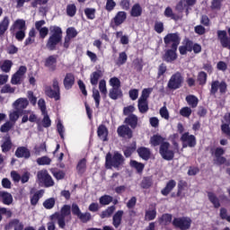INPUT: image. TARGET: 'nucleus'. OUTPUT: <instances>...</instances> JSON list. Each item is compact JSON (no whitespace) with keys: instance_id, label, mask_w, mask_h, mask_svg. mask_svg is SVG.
I'll return each mask as SVG.
<instances>
[{"instance_id":"obj_11","label":"nucleus","mask_w":230,"mask_h":230,"mask_svg":"<svg viewBox=\"0 0 230 230\" xmlns=\"http://www.w3.org/2000/svg\"><path fill=\"white\" fill-rule=\"evenodd\" d=\"M227 32L229 37H227ZM217 39L220 41L222 48L230 49V28H228L227 31H217Z\"/></svg>"},{"instance_id":"obj_39","label":"nucleus","mask_w":230,"mask_h":230,"mask_svg":"<svg viewBox=\"0 0 230 230\" xmlns=\"http://www.w3.org/2000/svg\"><path fill=\"white\" fill-rule=\"evenodd\" d=\"M109 84L111 88L121 89V81L118 77H111Z\"/></svg>"},{"instance_id":"obj_46","label":"nucleus","mask_w":230,"mask_h":230,"mask_svg":"<svg viewBox=\"0 0 230 230\" xmlns=\"http://www.w3.org/2000/svg\"><path fill=\"white\" fill-rule=\"evenodd\" d=\"M99 91L101 94L107 96V82L103 79L99 82Z\"/></svg>"},{"instance_id":"obj_29","label":"nucleus","mask_w":230,"mask_h":230,"mask_svg":"<svg viewBox=\"0 0 230 230\" xmlns=\"http://www.w3.org/2000/svg\"><path fill=\"white\" fill-rule=\"evenodd\" d=\"M175 186H177V182H175L174 180H171L170 181H168L165 188L162 190V194L166 197V195H168L170 191L174 189Z\"/></svg>"},{"instance_id":"obj_50","label":"nucleus","mask_w":230,"mask_h":230,"mask_svg":"<svg viewBox=\"0 0 230 230\" xmlns=\"http://www.w3.org/2000/svg\"><path fill=\"white\" fill-rule=\"evenodd\" d=\"M43 116V119H42V125L45 128H48L49 127H51V119H49V115H48L47 113H41Z\"/></svg>"},{"instance_id":"obj_42","label":"nucleus","mask_w":230,"mask_h":230,"mask_svg":"<svg viewBox=\"0 0 230 230\" xmlns=\"http://www.w3.org/2000/svg\"><path fill=\"white\" fill-rule=\"evenodd\" d=\"M152 91H154L152 88H146L142 91V94L138 100L143 102H147L150 94L152 93Z\"/></svg>"},{"instance_id":"obj_41","label":"nucleus","mask_w":230,"mask_h":230,"mask_svg":"<svg viewBox=\"0 0 230 230\" xmlns=\"http://www.w3.org/2000/svg\"><path fill=\"white\" fill-rule=\"evenodd\" d=\"M114 211H116L115 206L109 207L106 210L102 212L101 217L102 218H109V217H111V215H112V213H114Z\"/></svg>"},{"instance_id":"obj_28","label":"nucleus","mask_w":230,"mask_h":230,"mask_svg":"<svg viewBox=\"0 0 230 230\" xmlns=\"http://www.w3.org/2000/svg\"><path fill=\"white\" fill-rule=\"evenodd\" d=\"M141 13H143L141 5H139V4H134L130 11L131 17H141Z\"/></svg>"},{"instance_id":"obj_19","label":"nucleus","mask_w":230,"mask_h":230,"mask_svg":"<svg viewBox=\"0 0 230 230\" xmlns=\"http://www.w3.org/2000/svg\"><path fill=\"white\" fill-rule=\"evenodd\" d=\"M103 76V72L102 70H97L91 74L90 75V83L93 85H98V81Z\"/></svg>"},{"instance_id":"obj_53","label":"nucleus","mask_w":230,"mask_h":230,"mask_svg":"<svg viewBox=\"0 0 230 230\" xmlns=\"http://www.w3.org/2000/svg\"><path fill=\"white\" fill-rule=\"evenodd\" d=\"M93 98L95 102V107L99 108L100 107V92L96 90L95 88L93 89Z\"/></svg>"},{"instance_id":"obj_25","label":"nucleus","mask_w":230,"mask_h":230,"mask_svg":"<svg viewBox=\"0 0 230 230\" xmlns=\"http://www.w3.org/2000/svg\"><path fill=\"white\" fill-rule=\"evenodd\" d=\"M137 154L141 159H144V161H148L150 159V149L147 147H139L137 149Z\"/></svg>"},{"instance_id":"obj_40","label":"nucleus","mask_w":230,"mask_h":230,"mask_svg":"<svg viewBox=\"0 0 230 230\" xmlns=\"http://www.w3.org/2000/svg\"><path fill=\"white\" fill-rule=\"evenodd\" d=\"M20 112L21 111H19L18 110L10 111L9 119L11 123H13V125H15V122L17 121V119H19Z\"/></svg>"},{"instance_id":"obj_16","label":"nucleus","mask_w":230,"mask_h":230,"mask_svg":"<svg viewBox=\"0 0 230 230\" xmlns=\"http://www.w3.org/2000/svg\"><path fill=\"white\" fill-rule=\"evenodd\" d=\"M45 94L49 96V98H54L56 101L60 100V92H58L55 89L53 90L51 86L45 87Z\"/></svg>"},{"instance_id":"obj_43","label":"nucleus","mask_w":230,"mask_h":230,"mask_svg":"<svg viewBox=\"0 0 230 230\" xmlns=\"http://www.w3.org/2000/svg\"><path fill=\"white\" fill-rule=\"evenodd\" d=\"M2 94H13L15 93V87H12L10 84H4L1 89Z\"/></svg>"},{"instance_id":"obj_37","label":"nucleus","mask_w":230,"mask_h":230,"mask_svg":"<svg viewBox=\"0 0 230 230\" xmlns=\"http://www.w3.org/2000/svg\"><path fill=\"white\" fill-rule=\"evenodd\" d=\"M138 111L141 114L148 112V101L138 100Z\"/></svg>"},{"instance_id":"obj_30","label":"nucleus","mask_w":230,"mask_h":230,"mask_svg":"<svg viewBox=\"0 0 230 230\" xmlns=\"http://www.w3.org/2000/svg\"><path fill=\"white\" fill-rule=\"evenodd\" d=\"M156 217L157 211L155 210V208H152L146 211L145 220H155Z\"/></svg>"},{"instance_id":"obj_31","label":"nucleus","mask_w":230,"mask_h":230,"mask_svg":"<svg viewBox=\"0 0 230 230\" xmlns=\"http://www.w3.org/2000/svg\"><path fill=\"white\" fill-rule=\"evenodd\" d=\"M8 26H10V19L8 16H5L0 22V35H4V31L8 30Z\"/></svg>"},{"instance_id":"obj_44","label":"nucleus","mask_w":230,"mask_h":230,"mask_svg":"<svg viewBox=\"0 0 230 230\" xmlns=\"http://www.w3.org/2000/svg\"><path fill=\"white\" fill-rule=\"evenodd\" d=\"M37 163L40 166L51 164V159L48 156H42L37 159Z\"/></svg>"},{"instance_id":"obj_3","label":"nucleus","mask_w":230,"mask_h":230,"mask_svg":"<svg viewBox=\"0 0 230 230\" xmlns=\"http://www.w3.org/2000/svg\"><path fill=\"white\" fill-rule=\"evenodd\" d=\"M125 163V158L123 157L122 154L115 152L112 155L108 153L106 155V167L107 168H119V166H123Z\"/></svg>"},{"instance_id":"obj_58","label":"nucleus","mask_w":230,"mask_h":230,"mask_svg":"<svg viewBox=\"0 0 230 230\" xmlns=\"http://www.w3.org/2000/svg\"><path fill=\"white\" fill-rule=\"evenodd\" d=\"M81 222H84V224L89 222V220H91V213L89 212H85V213H82L81 215H79V217H77Z\"/></svg>"},{"instance_id":"obj_55","label":"nucleus","mask_w":230,"mask_h":230,"mask_svg":"<svg viewBox=\"0 0 230 230\" xmlns=\"http://www.w3.org/2000/svg\"><path fill=\"white\" fill-rule=\"evenodd\" d=\"M181 116H183V118H190L191 116V108L190 107H183L180 110Z\"/></svg>"},{"instance_id":"obj_60","label":"nucleus","mask_w":230,"mask_h":230,"mask_svg":"<svg viewBox=\"0 0 230 230\" xmlns=\"http://www.w3.org/2000/svg\"><path fill=\"white\" fill-rule=\"evenodd\" d=\"M38 106L39 109L41 111V114H46L48 112L46 109V101H44V99H40L38 101Z\"/></svg>"},{"instance_id":"obj_62","label":"nucleus","mask_w":230,"mask_h":230,"mask_svg":"<svg viewBox=\"0 0 230 230\" xmlns=\"http://www.w3.org/2000/svg\"><path fill=\"white\" fill-rule=\"evenodd\" d=\"M135 151L136 144H134L133 146L124 148V155L126 157H130V155H132V154H134Z\"/></svg>"},{"instance_id":"obj_27","label":"nucleus","mask_w":230,"mask_h":230,"mask_svg":"<svg viewBox=\"0 0 230 230\" xmlns=\"http://www.w3.org/2000/svg\"><path fill=\"white\" fill-rule=\"evenodd\" d=\"M125 123L127 125H129L131 128H136V127H137V116H136L135 114H130L125 119Z\"/></svg>"},{"instance_id":"obj_2","label":"nucleus","mask_w":230,"mask_h":230,"mask_svg":"<svg viewBox=\"0 0 230 230\" xmlns=\"http://www.w3.org/2000/svg\"><path fill=\"white\" fill-rule=\"evenodd\" d=\"M66 217H71V207L64 205L60 212H57L50 216L51 220H58V224L61 229L66 227Z\"/></svg>"},{"instance_id":"obj_59","label":"nucleus","mask_w":230,"mask_h":230,"mask_svg":"<svg viewBox=\"0 0 230 230\" xmlns=\"http://www.w3.org/2000/svg\"><path fill=\"white\" fill-rule=\"evenodd\" d=\"M78 35V32L76 31V29L70 27L66 30V37L68 39H75Z\"/></svg>"},{"instance_id":"obj_7","label":"nucleus","mask_w":230,"mask_h":230,"mask_svg":"<svg viewBox=\"0 0 230 230\" xmlns=\"http://www.w3.org/2000/svg\"><path fill=\"white\" fill-rule=\"evenodd\" d=\"M164 42L167 47H172V49H177L181 44V36L179 33H169L164 38Z\"/></svg>"},{"instance_id":"obj_61","label":"nucleus","mask_w":230,"mask_h":230,"mask_svg":"<svg viewBox=\"0 0 230 230\" xmlns=\"http://www.w3.org/2000/svg\"><path fill=\"white\" fill-rule=\"evenodd\" d=\"M66 13L69 17H74V15L76 13V5L75 4H69L66 8Z\"/></svg>"},{"instance_id":"obj_20","label":"nucleus","mask_w":230,"mask_h":230,"mask_svg":"<svg viewBox=\"0 0 230 230\" xmlns=\"http://www.w3.org/2000/svg\"><path fill=\"white\" fill-rule=\"evenodd\" d=\"M12 66H13V62L10 59H5L0 62V69L3 73H10Z\"/></svg>"},{"instance_id":"obj_18","label":"nucleus","mask_w":230,"mask_h":230,"mask_svg":"<svg viewBox=\"0 0 230 230\" xmlns=\"http://www.w3.org/2000/svg\"><path fill=\"white\" fill-rule=\"evenodd\" d=\"M15 155L16 157H24V159H30V149L22 146V147H18L15 151Z\"/></svg>"},{"instance_id":"obj_57","label":"nucleus","mask_w":230,"mask_h":230,"mask_svg":"<svg viewBox=\"0 0 230 230\" xmlns=\"http://www.w3.org/2000/svg\"><path fill=\"white\" fill-rule=\"evenodd\" d=\"M11 148H12V141H10V138H7L2 145V151L4 153L10 152Z\"/></svg>"},{"instance_id":"obj_10","label":"nucleus","mask_w":230,"mask_h":230,"mask_svg":"<svg viewBox=\"0 0 230 230\" xmlns=\"http://www.w3.org/2000/svg\"><path fill=\"white\" fill-rule=\"evenodd\" d=\"M181 141L182 143V148H193L197 145V138L193 135H190L189 132H185L181 137Z\"/></svg>"},{"instance_id":"obj_64","label":"nucleus","mask_w":230,"mask_h":230,"mask_svg":"<svg viewBox=\"0 0 230 230\" xmlns=\"http://www.w3.org/2000/svg\"><path fill=\"white\" fill-rule=\"evenodd\" d=\"M27 98L29 102H31V105L33 106L37 105V97H35V95L33 94V92L29 91L27 93Z\"/></svg>"},{"instance_id":"obj_34","label":"nucleus","mask_w":230,"mask_h":230,"mask_svg":"<svg viewBox=\"0 0 230 230\" xmlns=\"http://www.w3.org/2000/svg\"><path fill=\"white\" fill-rule=\"evenodd\" d=\"M185 100L188 105L192 107V109H195V107L199 105V98H197L195 95H188Z\"/></svg>"},{"instance_id":"obj_26","label":"nucleus","mask_w":230,"mask_h":230,"mask_svg":"<svg viewBox=\"0 0 230 230\" xmlns=\"http://www.w3.org/2000/svg\"><path fill=\"white\" fill-rule=\"evenodd\" d=\"M109 96L111 100H118V98L123 96V92L121 91V88H111L110 89Z\"/></svg>"},{"instance_id":"obj_45","label":"nucleus","mask_w":230,"mask_h":230,"mask_svg":"<svg viewBox=\"0 0 230 230\" xmlns=\"http://www.w3.org/2000/svg\"><path fill=\"white\" fill-rule=\"evenodd\" d=\"M99 202L102 206H109V204L112 202V196L104 195L100 198Z\"/></svg>"},{"instance_id":"obj_15","label":"nucleus","mask_w":230,"mask_h":230,"mask_svg":"<svg viewBox=\"0 0 230 230\" xmlns=\"http://www.w3.org/2000/svg\"><path fill=\"white\" fill-rule=\"evenodd\" d=\"M65 89L69 90L75 85V75L71 73L66 75L63 81Z\"/></svg>"},{"instance_id":"obj_4","label":"nucleus","mask_w":230,"mask_h":230,"mask_svg":"<svg viewBox=\"0 0 230 230\" xmlns=\"http://www.w3.org/2000/svg\"><path fill=\"white\" fill-rule=\"evenodd\" d=\"M184 83V77L181 73L177 72L171 76L168 81L167 87L172 91H176V89H181L182 87V84Z\"/></svg>"},{"instance_id":"obj_1","label":"nucleus","mask_w":230,"mask_h":230,"mask_svg":"<svg viewBox=\"0 0 230 230\" xmlns=\"http://www.w3.org/2000/svg\"><path fill=\"white\" fill-rule=\"evenodd\" d=\"M51 36L47 42V48L53 51L57 48V44L62 40V29L57 25L50 26L49 28Z\"/></svg>"},{"instance_id":"obj_6","label":"nucleus","mask_w":230,"mask_h":230,"mask_svg":"<svg viewBox=\"0 0 230 230\" xmlns=\"http://www.w3.org/2000/svg\"><path fill=\"white\" fill-rule=\"evenodd\" d=\"M37 179L39 182L44 184L47 188L55 185V181H53V178H51V175H49V173L48 172V170H41L38 172Z\"/></svg>"},{"instance_id":"obj_8","label":"nucleus","mask_w":230,"mask_h":230,"mask_svg":"<svg viewBox=\"0 0 230 230\" xmlns=\"http://www.w3.org/2000/svg\"><path fill=\"white\" fill-rule=\"evenodd\" d=\"M160 155H162L163 159L165 161H172L173 159L175 154L173 150L170 147V143L164 142L160 146Z\"/></svg>"},{"instance_id":"obj_12","label":"nucleus","mask_w":230,"mask_h":230,"mask_svg":"<svg viewBox=\"0 0 230 230\" xmlns=\"http://www.w3.org/2000/svg\"><path fill=\"white\" fill-rule=\"evenodd\" d=\"M28 105H30V101H28L26 98H19L13 103V107L19 111L27 109Z\"/></svg>"},{"instance_id":"obj_54","label":"nucleus","mask_w":230,"mask_h":230,"mask_svg":"<svg viewBox=\"0 0 230 230\" xmlns=\"http://www.w3.org/2000/svg\"><path fill=\"white\" fill-rule=\"evenodd\" d=\"M130 165L132 166V168H136L138 173H141V172H143V170L145 169V165L143 164L137 163L136 161H131Z\"/></svg>"},{"instance_id":"obj_22","label":"nucleus","mask_w":230,"mask_h":230,"mask_svg":"<svg viewBox=\"0 0 230 230\" xmlns=\"http://www.w3.org/2000/svg\"><path fill=\"white\" fill-rule=\"evenodd\" d=\"M127 20V13L120 11L114 17V23L116 26H119V24H123Z\"/></svg>"},{"instance_id":"obj_14","label":"nucleus","mask_w":230,"mask_h":230,"mask_svg":"<svg viewBox=\"0 0 230 230\" xmlns=\"http://www.w3.org/2000/svg\"><path fill=\"white\" fill-rule=\"evenodd\" d=\"M0 200L3 202V204H5V206H10V204L13 202V196H12L10 192L1 190Z\"/></svg>"},{"instance_id":"obj_51","label":"nucleus","mask_w":230,"mask_h":230,"mask_svg":"<svg viewBox=\"0 0 230 230\" xmlns=\"http://www.w3.org/2000/svg\"><path fill=\"white\" fill-rule=\"evenodd\" d=\"M9 226L12 227H14V230H23L24 229V225L22 223L19 222V220L14 219L13 220Z\"/></svg>"},{"instance_id":"obj_21","label":"nucleus","mask_w":230,"mask_h":230,"mask_svg":"<svg viewBox=\"0 0 230 230\" xmlns=\"http://www.w3.org/2000/svg\"><path fill=\"white\" fill-rule=\"evenodd\" d=\"M97 134L102 141H107V136H109V130L105 125L99 126L97 129Z\"/></svg>"},{"instance_id":"obj_33","label":"nucleus","mask_w":230,"mask_h":230,"mask_svg":"<svg viewBox=\"0 0 230 230\" xmlns=\"http://www.w3.org/2000/svg\"><path fill=\"white\" fill-rule=\"evenodd\" d=\"M172 216L171 214H164L161 217H159V224L162 226H168L172 224Z\"/></svg>"},{"instance_id":"obj_13","label":"nucleus","mask_w":230,"mask_h":230,"mask_svg":"<svg viewBox=\"0 0 230 230\" xmlns=\"http://www.w3.org/2000/svg\"><path fill=\"white\" fill-rule=\"evenodd\" d=\"M117 132L120 137H128V139L132 137V129L128 126H119Z\"/></svg>"},{"instance_id":"obj_5","label":"nucleus","mask_w":230,"mask_h":230,"mask_svg":"<svg viewBox=\"0 0 230 230\" xmlns=\"http://www.w3.org/2000/svg\"><path fill=\"white\" fill-rule=\"evenodd\" d=\"M191 218L189 217H174L172 220V226L177 229L188 230L191 227Z\"/></svg>"},{"instance_id":"obj_38","label":"nucleus","mask_w":230,"mask_h":230,"mask_svg":"<svg viewBox=\"0 0 230 230\" xmlns=\"http://www.w3.org/2000/svg\"><path fill=\"white\" fill-rule=\"evenodd\" d=\"M14 30L26 31V22L24 20H16L13 25Z\"/></svg>"},{"instance_id":"obj_24","label":"nucleus","mask_w":230,"mask_h":230,"mask_svg":"<svg viewBox=\"0 0 230 230\" xmlns=\"http://www.w3.org/2000/svg\"><path fill=\"white\" fill-rule=\"evenodd\" d=\"M45 66L50 71H55V67H57V58L55 56L49 57L45 61Z\"/></svg>"},{"instance_id":"obj_17","label":"nucleus","mask_w":230,"mask_h":230,"mask_svg":"<svg viewBox=\"0 0 230 230\" xmlns=\"http://www.w3.org/2000/svg\"><path fill=\"white\" fill-rule=\"evenodd\" d=\"M164 60H165V62H173V60H177V49H168L164 56Z\"/></svg>"},{"instance_id":"obj_35","label":"nucleus","mask_w":230,"mask_h":230,"mask_svg":"<svg viewBox=\"0 0 230 230\" xmlns=\"http://www.w3.org/2000/svg\"><path fill=\"white\" fill-rule=\"evenodd\" d=\"M150 143L153 146H159V145L164 143V138L159 135H155L151 137Z\"/></svg>"},{"instance_id":"obj_56","label":"nucleus","mask_w":230,"mask_h":230,"mask_svg":"<svg viewBox=\"0 0 230 230\" xmlns=\"http://www.w3.org/2000/svg\"><path fill=\"white\" fill-rule=\"evenodd\" d=\"M43 206L46 209H52L55 207V199L50 198L43 202Z\"/></svg>"},{"instance_id":"obj_63","label":"nucleus","mask_w":230,"mask_h":230,"mask_svg":"<svg viewBox=\"0 0 230 230\" xmlns=\"http://www.w3.org/2000/svg\"><path fill=\"white\" fill-rule=\"evenodd\" d=\"M160 116L164 118V119H170V113L168 112L166 106L160 109Z\"/></svg>"},{"instance_id":"obj_23","label":"nucleus","mask_w":230,"mask_h":230,"mask_svg":"<svg viewBox=\"0 0 230 230\" xmlns=\"http://www.w3.org/2000/svg\"><path fill=\"white\" fill-rule=\"evenodd\" d=\"M123 218V210H119L115 213V215L113 216V226L116 229H118L119 227V226H121V219Z\"/></svg>"},{"instance_id":"obj_47","label":"nucleus","mask_w":230,"mask_h":230,"mask_svg":"<svg viewBox=\"0 0 230 230\" xmlns=\"http://www.w3.org/2000/svg\"><path fill=\"white\" fill-rule=\"evenodd\" d=\"M13 125L14 124L11 121L5 122L4 125L1 126L0 132H3V133L10 132V130H12Z\"/></svg>"},{"instance_id":"obj_36","label":"nucleus","mask_w":230,"mask_h":230,"mask_svg":"<svg viewBox=\"0 0 230 230\" xmlns=\"http://www.w3.org/2000/svg\"><path fill=\"white\" fill-rule=\"evenodd\" d=\"M87 168V160L85 158L81 159L76 166L78 173H84Z\"/></svg>"},{"instance_id":"obj_9","label":"nucleus","mask_w":230,"mask_h":230,"mask_svg":"<svg viewBox=\"0 0 230 230\" xmlns=\"http://www.w3.org/2000/svg\"><path fill=\"white\" fill-rule=\"evenodd\" d=\"M26 71H28V68L25 66H20L17 72L12 76L11 84L13 85H21V84H22V80H24Z\"/></svg>"},{"instance_id":"obj_49","label":"nucleus","mask_w":230,"mask_h":230,"mask_svg":"<svg viewBox=\"0 0 230 230\" xmlns=\"http://www.w3.org/2000/svg\"><path fill=\"white\" fill-rule=\"evenodd\" d=\"M84 13L87 19H94L96 17V9L94 8H86L84 9Z\"/></svg>"},{"instance_id":"obj_52","label":"nucleus","mask_w":230,"mask_h":230,"mask_svg":"<svg viewBox=\"0 0 230 230\" xmlns=\"http://www.w3.org/2000/svg\"><path fill=\"white\" fill-rule=\"evenodd\" d=\"M127 53L125 52H121L119 54V58L116 62L117 66H123V64H125L127 62Z\"/></svg>"},{"instance_id":"obj_32","label":"nucleus","mask_w":230,"mask_h":230,"mask_svg":"<svg viewBox=\"0 0 230 230\" xmlns=\"http://www.w3.org/2000/svg\"><path fill=\"white\" fill-rule=\"evenodd\" d=\"M208 200L213 204L214 208H220V200H218V198L217 195L213 192L208 193Z\"/></svg>"},{"instance_id":"obj_48","label":"nucleus","mask_w":230,"mask_h":230,"mask_svg":"<svg viewBox=\"0 0 230 230\" xmlns=\"http://www.w3.org/2000/svg\"><path fill=\"white\" fill-rule=\"evenodd\" d=\"M198 82L199 85H205L206 82H208V74L199 72L198 75Z\"/></svg>"}]
</instances>
